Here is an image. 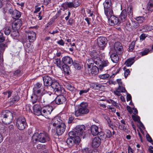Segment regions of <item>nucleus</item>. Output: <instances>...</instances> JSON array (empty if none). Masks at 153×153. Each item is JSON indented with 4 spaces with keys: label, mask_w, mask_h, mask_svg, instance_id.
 I'll return each mask as SVG.
<instances>
[{
    "label": "nucleus",
    "mask_w": 153,
    "mask_h": 153,
    "mask_svg": "<svg viewBox=\"0 0 153 153\" xmlns=\"http://www.w3.org/2000/svg\"><path fill=\"white\" fill-rule=\"evenodd\" d=\"M32 141L35 144L38 142L42 143H45L48 141H49L50 137L49 135L45 132L35 133L33 136L32 137Z\"/></svg>",
    "instance_id": "obj_1"
},
{
    "label": "nucleus",
    "mask_w": 153,
    "mask_h": 153,
    "mask_svg": "<svg viewBox=\"0 0 153 153\" xmlns=\"http://www.w3.org/2000/svg\"><path fill=\"white\" fill-rule=\"evenodd\" d=\"M13 119V114L9 111H3L0 114V120H1L4 124L8 125L10 124Z\"/></svg>",
    "instance_id": "obj_2"
},
{
    "label": "nucleus",
    "mask_w": 153,
    "mask_h": 153,
    "mask_svg": "<svg viewBox=\"0 0 153 153\" xmlns=\"http://www.w3.org/2000/svg\"><path fill=\"white\" fill-rule=\"evenodd\" d=\"M88 104L86 102L81 103L78 107V109L75 111V115L77 117L87 114L89 113V110L88 108Z\"/></svg>",
    "instance_id": "obj_3"
},
{
    "label": "nucleus",
    "mask_w": 153,
    "mask_h": 153,
    "mask_svg": "<svg viewBox=\"0 0 153 153\" xmlns=\"http://www.w3.org/2000/svg\"><path fill=\"white\" fill-rule=\"evenodd\" d=\"M111 0H105L103 3L104 13L108 18L110 15H113V12Z\"/></svg>",
    "instance_id": "obj_4"
},
{
    "label": "nucleus",
    "mask_w": 153,
    "mask_h": 153,
    "mask_svg": "<svg viewBox=\"0 0 153 153\" xmlns=\"http://www.w3.org/2000/svg\"><path fill=\"white\" fill-rule=\"evenodd\" d=\"M52 107L50 106H46L41 108V114L48 119L52 118L51 113L53 111Z\"/></svg>",
    "instance_id": "obj_5"
},
{
    "label": "nucleus",
    "mask_w": 153,
    "mask_h": 153,
    "mask_svg": "<svg viewBox=\"0 0 153 153\" xmlns=\"http://www.w3.org/2000/svg\"><path fill=\"white\" fill-rule=\"evenodd\" d=\"M124 24L125 28L128 31L138 28L139 26V23L136 21H127Z\"/></svg>",
    "instance_id": "obj_6"
},
{
    "label": "nucleus",
    "mask_w": 153,
    "mask_h": 153,
    "mask_svg": "<svg viewBox=\"0 0 153 153\" xmlns=\"http://www.w3.org/2000/svg\"><path fill=\"white\" fill-rule=\"evenodd\" d=\"M16 126L19 130H23L27 126V123L25 118L19 117L16 120Z\"/></svg>",
    "instance_id": "obj_7"
},
{
    "label": "nucleus",
    "mask_w": 153,
    "mask_h": 153,
    "mask_svg": "<svg viewBox=\"0 0 153 153\" xmlns=\"http://www.w3.org/2000/svg\"><path fill=\"white\" fill-rule=\"evenodd\" d=\"M75 132L76 136H78L79 137L84 138L85 136V126L83 125H78L75 128Z\"/></svg>",
    "instance_id": "obj_8"
},
{
    "label": "nucleus",
    "mask_w": 153,
    "mask_h": 153,
    "mask_svg": "<svg viewBox=\"0 0 153 153\" xmlns=\"http://www.w3.org/2000/svg\"><path fill=\"white\" fill-rule=\"evenodd\" d=\"M80 139L78 136H76L74 138H68L66 140V143L68 147H71L75 144L76 145H79L80 142Z\"/></svg>",
    "instance_id": "obj_9"
},
{
    "label": "nucleus",
    "mask_w": 153,
    "mask_h": 153,
    "mask_svg": "<svg viewBox=\"0 0 153 153\" xmlns=\"http://www.w3.org/2000/svg\"><path fill=\"white\" fill-rule=\"evenodd\" d=\"M89 55L91 58L94 60V63L97 65L99 64L100 62V54L99 52H97L96 50H93L89 53Z\"/></svg>",
    "instance_id": "obj_10"
},
{
    "label": "nucleus",
    "mask_w": 153,
    "mask_h": 153,
    "mask_svg": "<svg viewBox=\"0 0 153 153\" xmlns=\"http://www.w3.org/2000/svg\"><path fill=\"white\" fill-rule=\"evenodd\" d=\"M108 19L109 23L111 26L118 25L120 24V21L118 18L113 15H110Z\"/></svg>",
    "instance_id": "obj_11"
},
{
    "label": "nucleus",
    "mask_w": 153,
    "mask_h": 153,
    "mask_svg": "<svg viewBox=\"0 0 153 153\" xmlns=\"http://www.w3.org/2000/svg\"><path fill=\"white\" fill-rule=\"evenodd\" d=\"M44 85L45 86H50L54 80L50 76L48 75H45L42 77Z\"/></svg>",
    "instance_id": "obj_12"
},
{
    "label": "nucleus",
    "mask_w": 153,
    "mask_h": 153,
    "mask_svg": "<svg viewBox=\"0 0 153 153\" xmlns=\"http://www.w3.org/2000/svg\"><path fill=\"white\" fill-rule=\"evenodd\" d=\"M64 123V121L61 119V117H56L53 119H52L51 125L54 127L57 126Z\"/></svg>",
    "instance_id": "obj_13"
},
{
    "label": "nucleus",
    "mask_w": 153,
    "mask_h": 153,
    "mask_svg": "<svg viewBox=\"0 0 153 153\" xmlns=\"http://www.w3.org/2000/svg\"><path fill=\"white\" fill-rule=\"evenodd\" d=\"M114 50L116 53L119 55L121 54L123 52V47L121 44L119 42H116L114 45Z\"/></svg>",
    "instance_id": "obj_14"
},
{
    "label": "nucleus",
    "mask_w": 153,
    "mask_h": 153,
    "mask_svg": "<svg viewBox=\"0 0 153 153\" xmlns=\"http://www.w3.org/2000/svg\"><path fill=\"white\" fill-rule=\"evenodd\" d=\"M73 60L72 58L68 56H65L62 58V62L63 65H72L73 63Z\"/></svg>",
    "instance_id": "obj_15"
},
{
    "label": "nucleus",
    "mask_w": 153,
    "mask_h": 153,
    "mask_svg": "<svg viewBox=\"0 0 153 153\" xmlns=\"http://www.w3.org/2000/svg\"><path fill=\"white\" fill-rule=\"evenodd\" d=\"M107 42V39L104 37H99L97 39V43L100 47H105Z\"/></svg>",
    "instance_id": "obj_16"
},
{
    "label": "nucleus",
    "mask_w": 153,
    "mask_h": 153,
    "mask_svg": "<svg viewBox=\"0 0 153 153\" xmlns=\"http://www.w3.org/2000/svg\"><path fill=\"white\" fill-rule=\"evenodd\" d=\"M66 99L63 95H59L57 96L54 100L56 103L58 105L63 104L65 103Z\"/></svg>",
    "instance_id": "obj_17"
},
{
    "label": "nucleus",
    "mask_w": 153,
    "mask_h": 153,
    "mask_svg": "<svg viewBox=\"0 0 153 153\" xmlns=\"http://www.w3.org/2000/svg\"><path fill=\"white\" fill-rule=\"evenodd\" d=\"M66 128V125L64 123H61L57 126L56 132L58 135H61L65 132Z\"/></svg>",
    "instance_id": "obj_18"
},
{
    "label": "nucleus",
    "mask_w": 153,
    "mask_h": 153,
    "mask_svg": "<svg viewBox=\"0 0 153 153\" xmlns=\"http://www.w3.org/2000/svg\"><path fill=\"white\" fill-rule=\"evenodd\" d=\"M26 33L27 34L28 39L30 42H34L36 39V34L33 31L28 30L26 31Z\"/></svg>",
    "instance_id": "obj_19"
},
{
    "label": "nucleus",
    "mask_w": 153,
    "mask_h": 153,
    "mask_svg": "<svg viewBox=\"0 0 153 153\" xmlns=\"http://www.w3.org/2000/svg\"><path fill=\"white\" fill-rule=\"evenodd\" d=\"M55 92H58L61 91V87L59 83L57 81L54 80L50 85Z\"/></svg>",
    "instance_id": "obj_20"
},
{
    "label": "nucleus",
    "mask_w": 153,
    "mask_h": 153,
    "mask_svg": "<svg viewBox=\"0 0 153 153\" xmlns=\"http://www.w3.org/2000/svg\"><path fill=\"white\" fill-rule=\"evenodd\" d=\"M22 25V21L20 19L15 21L12 24V27L13 30H18Z\"/></svg>",
    "instance_id": "obj_21"
},
{
    "label": "nucleus",
    "mask_w": 153,
    "mask_h": 153,
    "mask_svg": "<svg viewBox=\"0 0 153 153\" xmlns=\"http://www.w3.org/2000/svg\"><path fill=\"white\" fill-rule=\"evenodd\" d=\"M33 110L34 114L37 116L40 115L41 114V108L39 103L35 105L33 107Z\"/></svg>",
    "instance_id": "obj_22"
},
{
    "label": "nucleus",
    "mask_w": 153,
    "mask_h": 153,
    "mask_svg": "<svg viewBox=\"0 0 153 153\" xmlns=\"http://www.w3.org/2000/svg\"><path fill=\"white\" fill-rule=\"evenodd\" d=\"M94 59L91 58L89 59L86 60L85 67L86 68L90 69L91 67L94 66Z\"/></svg>",
    "instance_id": "obj_23"
},
{
    "label": "nucleus",
    "mask_w": 153,
    "mask_h": 153,
    "mask_svg": "<svg viewBox=\"0 0 153 153\" xmlns=\"http://www.w3.org/2000/svg\"><path fill=\"white\" fill-rule=\"evenodd\" d=\"M101 143L100 139L97 137H96L92 140V146L93 148H97Z\"/></svg>",
    "instance_id": "obj_24"
},
{
    "label": "nucleus",
    "mask_w": 153,
    "mask_h": 153,
    "mask_svg": "<svg viewBox=\"0 0 153 153\" xmlns=\"http://www.w3.org/2000/svg\"><path fill=\"white\" fill-rule=\"evenodd\" d=\"M98 68L96 66L94 65L92 66L90 69H88V73H91L93 76H95L98 74L99 71Z\"/></svg>",
    "instance_id": "obj_25"
},
{
    "label": "nucleus",
    "mask_w": 153,
    "mask_h": 153,
    "mask_svg": "<svg viewBox=\"0 0 153 153\" xmlns=\"http://www.w3.org/2000/svg\"><path fill=\"white\" fill-rule=\"evenodd\" d=\"M109 64V63L108 60H103L102 61L100 59V62L99 64V69L100 71H102L104 67L108 66Z\"/></svg>",
    "instance_id": "obj_26"
},
{
    "label": "nucleus",
    "mask_w": 153,
    "mask_h": 153,
    "mask_svg": "<svg viewBox=\"0 0 153 153\" xmlns=\"http://www.w3.org/2000/svg\"><path fill=\"white\" fill-rule=\"evenodd\" d=\"M91 134L94 136H96L99 133L98 128L97 126L95 125H92L91 126Z\"/></svg>",
    "instance_id": "obj_27"
},
{
    "label": "nucleus",
    "mask_w": 153,
    "mask_h": 153,
    "mask_svg": "<svg viewBox=\"0 0 153 153\" xmlns=\"http://www.w3.org/2000/svg\"><path fill=\"white\" fill-rule=\"evenodd\" d=\"M127 13L126 10H123L121 12L120 18L121 19L123 22H124L127 20Z\"/></svg>",
    "instance_id": "obj_28"
},
{
    "label": "nucleus",
    "mask_w": 153,
    "mask_h": 153,
    "mask_svg": "<svg viewBox=\"0 0 153 153\" xmlns=\"http://www.w3.org/2000/svg\"><path fill=\"white\" fill-rule=\"evenodd\" d=\"M118 54L114 53L111 55L110 57L112 61L114 63H117L119 61V58Z\"/></svg>",
    "instance_id": "obj_29"
},
{
    "label": "nucleus",
    "mask_w": 153,
    "mask_h": 153,
    "mask_svg": "<svg viewBox=\"0 0 153 153\" xmlns=\"http://www.w3.org/2000/svg\"><path fill=\"white\" fill-rule=\"evenodd\" d=\"M12 15V17L14 19H18L21 16L20 12L19 11L16 10H15L13 11Z\"/></svg>",
    "instance_id": "obj_30"
},
{
    "label": "nucleus",
    "mask_w": 153,
    "mask_h": 153,
    "mask_svg": "<svg viewBox=\"0 0 153 153\" xmlns=\"http://www.w3.org/2000/svg\"><path fill=\"white\" fill-rule=\"evenodd\" d=\"M20 97L17 94L13 96L12 98L11 99L10 102V103L11 105H13L14 103H16L19 100Z\"/></svg>",
    "instance_id": "obj_31"
},
{
    "label": "nucleus",
    "mask_w": 153,
    "mask_h": 153,
    "mask_svg": "<svg viewBox=\"0 0 153 153\" xmlns=\"http://www.w3.org/2000/svg\"><path fill=\"white\" fill-rule=\"evenodd\" d=\"M134 58H130L127 59L125 63V64L127 67L130 66L134 62Z\"/></svg>",
    "instance_id": "obj_32"
},
{
    "label": "nucleus",
    "mask_w": 153,
    "mask_h": 153,
    "mask_svg": "<svg viewBox=\"0 0 153 153\" xmlns=\"http://www.w3.org/2000/svg\"><path fill=\"white\" fill-rule=\"evenodd\" d=\"M147 9L149 12H152L153 11V1L150 0L147 4Z\"/></svg>",
    "instance_id": "obj_33"
},
{
    "label": "nucleus",
    "mask_w": 153,
    "mask_h": 153,
    "mask_svg": "<svg viewBox=\"0 0 153 153\" xmlns=\"http://www.w3.org/2000/svg\"><path fill=\"white\" fill-rule=\"evenodd\" d=\"M71 66L67 65H62V68L65 74L68 75L69 74L70 72L71 71L70 66Z\"/></svg>",
    "instance_id": "obj_34"
},
{
    "label": "nucleus",
    "mask_w": 153,
    "mask_h": 153,
    "mask_svg": "<svg viewBox=\"0 0 153 153\" xmlns=\"http://www.w3.org/2000/svg\"><path fill=\"white\" fill-rule=\"evenodd\" d=\"M66 86L68 90L71 92H74L76 90V88L69 83H67L66 84Z\"/></svg>",
    "instance_id": "obj_35"
},
{
    "label": "nucleus",
    "mask_w": 153,
    "mask_h": 153,
    "mask_svg": "<svg viewBox=\"0 0 153 153\" xmlns=\"http://www.w3.org/2000/svg\"><path fill=\"white\" fill-rule=\"evenodd\" d=\"M22 74V68L20 67L14 72L13 75L15 76H19L21 75Z\"/></svg>",
    "instance_id": "obj_36"
},
{
    "label": "nucleus",
    "mask_w": 153,
    "mask_h": 153,
    "mask_svg": "<svg viewBox=\"0 0 153 153\" xmlns=\"http://www.w3.org/2000/svg\"><path fill=\"white\" fill-rule=\"evenodd\" d=\"M31 100L33 104L38 102L39 101V99L40 98V97H38L37 96L33 94L32 96L31 97Z\"/></svg>",
    "instance_id": "obj_37"
},
{
    "label": "nucleus",
    "mask_w": 153,
    "mask_h": 153,
    "mask_svg": "<svg viewBox=\"0 0 153 153\" xmlns=\"http://www.w3.org/2000/svg\"><path fill=\"white\" fill-rule=\"evenodd\" d=\"M127 14L129 18H131L133 17V12L132 7L131 6H129L127 8Z\"/></svg>",
    "instance_id": "obj_38"
},
{
    "label": "nucleus",
    "mask_w": 153,
    "mask_h": 153,
    "mask_svg": "<svg viewBox=\"0 0 153 153\" xmlns=\"http://www.w3.org/2000/svg\"><path fill=\"white\" fill-rule=\"evenodd\" d=\"M91 86L93 89L95 90H99L103 87L102 85L98 83H92Z\"/></svg>",
    "instance_id": "obj_39"
},
{
    "label": "nucleus",
    "mask_w": 153,
    "mask_h": 153,
    "mask_svg": "<svg viewBox=\"0 0 153 153\" xmlns=\"http://www.w3.org/2000/svg\"><path fill=\"white\" fill-rule=\"evenodd\" d=\"M34 94L39 97H41L43 95L42 93L41 89L34 90Z\"/></svg>",
    "instance_id": "obj_40"
},
{
    "label": "nucleus",
    "mask_w": 153,
    "mask_h": 153,
    "mask_svg": "<svg viewBox=\"0 0 153 153\" xmlns=\"http://www.w3.org/2000/svg\"><path fill=\"white\" fill-rule=\"evenodd\" d=\"M98 137L100 140H104L106 139V134L103 132H99L98 134Z\"/></svg>",
    "instance_id": "obj_41"
},
{
    "label": "nucleus",
    "mask_w": 153,
    "mask_h": 153,
    "mask_svg": "<svg viewBox=\"0 0 153 153\" xmlns=\"http://www.w3.org/2000/svg\"><path fill=\"white\" fill-rule=\"evenodd\" d=\"M135 42L134 41H133L129 45V48L128 49V51L129 52L132 51L134 48L135 45Z\"/></svg>",
    "instance_id": "obj_42"
},
{
    "label": "nucleus",
    "mask_w": 153,
    "mask_h": 153,
    "mask_svg": "<svg viewBox=\"0 0 153 153\" xmlns=\"http://www.w3.org/2000/svg\"><path fill=\"white\" fill-rule=\"evenodd\" d=\"M75 68L77 70H79L81 68V67L77 61L76 60L73 61V64Z\"/></svg>",
    "instance_id": "obj_43"
},
{
    "label": "nucleus",
    "mask_w": 153,
    "mask_h": 153,
    "mask_svg": "<svg viewBox=\"0 0 153 153\" xmlns=\"http://www.w3.org/2000/svg\"><path fill=\"white\" fill-rule=\"evenodd\" d=\"M7 45L6 43H1L0 44V51L3 52L5 50L6 48L7 47Z\"/></svg>",
    "instance_id": "obj_44"
},
{
    "label": "nucleus",
    "mask_w": 153,
    "mask_h": 153,
    "mask_svg": "<svg viewBox=\"0 0 153 153\" xmlns=\"http://www.w3.org/2000/svg\"><path fill=\"white\" fill-rule=\"evenodd\" d=\"M4 34L6 35H9L11 33L10 28V27H7L4 28Z\"/></svg>",
    "instance_id": "obj_45"
},
{
    "label": "nucleus",
    "mask_w": 153,
    "mask_h": 153,
    "mask_svg": "<svg viewBox=\"0 0 153 153\" xmlns=\"http://www.w3.org/2000/svg\"><path fill=\"white\" fill-rule=\"evenodd\" d=\"M136 21L138 22V23H141L145 21V18L143 16L137 17L135 18Z\"/></svg>",
    "instance_id": "obj_46"
},
{
    "label": "nucleus",
    "mask_w": 153,
    "mask_h": 153,
    "mask_svg": "<svg viewBox=\"0 0 153 153\" xmlns=\"http://www.w3.org/2000/svg\"><path fill=\"white\" fill-rule=\"evenodd\" d=\"M13 30L11 31V35L12 36L14 37H17L19 36V32L18 31V30Z\"/></svg>",
    "instance_id": "obj_47"
},
{
    "label": "nucleus",
    "mask_w": 153,
    "mask_h": 153,
    "mask_svg": "<svg viewBox=\"0 0 153 153\" xmlns=\"http://www.w3.org/2000/svg\"><path fill=\"white\" fill-rule=\"evenodd\" d=\"M68 135L70 138L74 139L76 136V134L74 131H71L68 133Z\"/></svg>",
    "instance_id": "obj_48"
},
{
    "label": "nucleus",
    "mask_w": 153,
    "mask_h": 153,
    "mask_svg": "<svg viewBox=\"0 0 153 153\" xmlns=\"http://www.w3.org/2000/svg\"><path fill=\"white\" fill-rule=\"evenodd\" d=\"M42 84L39 82H37L34 85L33 90L41 89L40 88L42 86Z\"/></svg>",
    "instance_id": "obj_49"
},
{
    "label": "nucleus",
    "mask_w": 153,
    "mask_h": 153,
    "mask_svg": "<svg viewBox=\"0 0 153 153\" xmlns=\"http://www.w3.org/2000/svg\"><path fill=\"white\" fill-rule=\"evenodd\" d=\"M98 76L100 79H107L109 78V75L108 74H102L99 75Z\"/></svg>",
    "instance_id": "obj_50"
},
{
    "label": "nucleus",
    "mask_w": 153,
    "mask_h": 153,
    "mask_svg": "<svg viewBox=\"0 0 153 153\" xmlns=\"http://www.w3.org/2000/svg\"><path fill=\"white\" fill-rule=\"evenodd\" d=\"M131 117L134 121L137 122L139 121H140V117L138 115H132L131 116Z\"/></svg>",
    "instance_id": "obj_51"
},
{
    "label": "nucleus",
    "mask_w": 153,
    "mask_h": 153,
    "mask_svg": "<svg viewBox=\"0 0 153 153\" xmlns=\"http://www.w3.org/2000/svg\"><path fill=\"white\" fill-rule=\"evenodd\" d=\"M55 63L57 67L61 68V60L60 59L57 58L55 59Z\"/></svg>",
    "instance_id": "obj_52"
},
{
    "label": "nucleus",
    "mask_w": 153,
    "mask_h": 153,
    "mask_svg": "<svg viewBox=\"0 0 153 153\" xmlns=\"http://www.w3.org/2000/svg\"><path fill=\"white\" fill-rule=\"evenodd\" d=\"M46 145L41 144H39L36 146L37 148L39 149H46Z\"/></svg>",
    "instance_id": "obj_53"
},
{
    "label": "nucleus",
    "mask_w": 153,
    "mask_h": 153,
    "mask_svg": "<svg viewBox=\"0 0 153 153\" xmlns=\"http://www.w3.org/2000/svg\"><path fill=\"white\" fill-rule=\"evenodd\" d=\"M106 138H109L112 137V134L111 131L109 130H106Z\"/></svg>",
    "instance_id": "obj_54"
},
{
    "label": "nucleus",
    "mask_w": 153,
    "mask_h": 153,
    "mask_svg": "<svg viewBox=\"0 0 153 153\" xmlns=\"http://www.w3.org/2000/svg\"><path fill=\"white\" fill-rule=\"evenodd\" d=\"M117 90H120V91L122 93H124L127 91L124 87L121 86L120 85L117 88Z\"/></svg>",
    "instance_id": "obj_55"
},
{
    "label": "nucleus",
    "mask_w": 153,
    "mask_h": 153,
    "mask_svg": "<svg viewBox=\"0 0 153 153\" xmlns=\"http://www.w3.org/2000/svg\"><path fill=\"white\" fill-rule=\"evenodd\" d=\"M5 40V38L3 34L0 32V43L3 42Z\"/></svg>",
    "instance_id": "obj_56"
},
{
    "label": "nucleus",
    "mask_w": 153,
    "mask_h": 153,
    "mask_svg": "<svg viewBox=\"0 0 153 153\" xmlns=\"http://www.w3.org/2000/svg\"><path fill=\"white\" fill-rule=\"evenodd\" d=\"M82 153H92V151L88 148H85L82 150Z\"/></svg>",
    "instance_id": "obj_57"
},
{
    "label": "nucleus",
    "mask_w": 153,
    "mask_h": 153,
    "mask_svg": "<svg viewBox=\"0 0 153 153\" xmlns=\"http://www.w3.org/2000/svg\"><path fill=\"white\" fill-rule=\"evenodd\" d=\"M108 126L111 128L113 130V127L115 126L114 125L113 123L110 120L109 121H108L107 122Z\"/></svg>",
    "instance_id": "obj_58"
},
{
    "label": "nucleus",
    "mask_w": 153,
    "mask_h": 153,
    "mask_svg": "<svg viewBox=\"0 0 153 153\" xmlns=\"http://www.w3.org/2000/svg\"><path fill=\"white\" fill-rule=\"evenodd\" d=\"M146 137L147 141L152 144L153 143V141L150 135L149 134H147L146 135Z\"/></svg>",
    "instance_id": "obj_59"
},
{
    "label": "nucleus",
    "mask_w": 153,
    "mask_h": 153,
    "mask_svg": "<svg viewBox=\"0 0 153 153\" xmlns=\"http://www.w3.org/2000/svg\"><path fill=\"white\" fill-rule=\"evenodd\" d=\"M147 37V35L146 34L144 33H143L141 34L140 36V40L142 41L144 40L146 37Z\"/></svg>",
    "instance_id": "obj_60"
},
{
    "label": "nucleus",
    "mask_w": 153,
    "mask_h": 153,
    "mask_svg": "<svg viewBox=\"0 0 153 153\" xmlns=\"http://www.w3.org/2000/svg\"><path fill=\"white\" fill-rule=\"evenodd\" d=\"M73 4H74V8L76 7L79 6L80 5V3L78 1H74L73 2Z\"/></svg>",
    "instance_id": "obj_61"
},
{
    "label": "nucleus",
    "mask_w": 153,
    "mask_h": 153,
    "mask_svg": "<svg viewBox=\"0 0 153 153\" xmlns=\"http://www.w3.org/2000/svg\"><path fill=\"white\" fill-rule=\"evenodd\" d=\"M67 2H65L62 3L61 4V7L63 8V10H66L68 8V4H67Z\"/></svg>",
    "instance_id": "obj_62"
},
{
    "label": "nucleus",
    "mask_w": 153,
    "mask_h": 153,
    "mask_svg": "<svg viewBox=\"0 0 153 153\" xmlns=\"http://www.w3.org/2000/svg\"><path fill=\"white\" fill-rule=\"evenodd\" d=\"M90 88H88L86 90H82L79 91V94L81 95L84 93H87L89 91Z\"/></svg>",
    "instance_id": "obj_63"
},
{
    "label": "nucleus",
    "mask_w": 153,
    "mask_h": 153,
    "mask_svg": "<svg viewBox=\"0 0 153 153\" xmlns=\"http://www.w3.org/2000/svg\"><path fill=\"white\" fill-rule=\"evenodd\" d=\"M146 28V30L148 31H150L152 30H153V26L151 25H147L145 26Z\"/></svg>",
    "instance_id": "obj_64"
}]
</instances>
